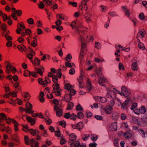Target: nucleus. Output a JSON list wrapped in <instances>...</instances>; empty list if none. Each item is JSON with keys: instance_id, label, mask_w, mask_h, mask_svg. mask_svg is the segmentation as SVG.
<instances>
[{"instance_id": "nucleus-1", "label": "nucleus", "mask_w": 147, "mask_h": 147, "mask_svg": "<svg viewBox=\"0 0 147 147\" xmlns=\"http://www.w3.org/2000/svg\"><path fill=\"white\" fill-rule=\"evenodd\" d=\"M93 40L92 37H80V40L81 43L82 47L79 58L81 61L83 60L84 56L83 53L84 52V50L85 49L87 42H89V40L92 41Z\"/></svg>"}, {"instance_id": "nucleus-2", "label": "nucleus", "mask_w": 147, "mask_h": 147, "mask_svg": "<svg viewBox=\"0 0 147 147\" xmlns=\"http://www.w3.org/2000/svg\"><path fill=\"white\" fill-rule=\"evenodd\" d=\"M69 141L68 143L70 145V147H86V144H80V142L78 141H76L73 142H71L74 141L76 139V136L75 134L72 133L69 135Z\"/></svg>"}, {"instance_id": "nucleus-3", "label": "nucleus", "mask_w": 147, "mask_h": 147, "mask_svg": "<svg viewBox=\"0 0 147 147\" xmlns=\"http://www.w3.org/2000/svg\"><path fill=\"white\" fill-rule=\"evenodd\" d=\"M25 142L27 145H29L30 142L31 143V146L32 147H38V143L36 142L35 139L32 138L29 140L27 136H25L24 138Z\"/></svg>"}, {"instance_id": "nucleus-4", "label": "nucleus", "mask_w": 147, "mask_h": 147, "mask_svg": "<svg viewBox=\"0 0 147 147\" xmlns=\"http://www.w3.org/2000/svg\"><path fill=\"white\" fill-rule=\"evenodd\" d=\"M7 27V26L5 24H2L1 26V28L3 31L2 34V36L3 37H11L9 31L6 29Z\"/></svg>"}, {"instance_id": "nucleus-5", "label": "nucleus", "mask_w": 147, "mask_h": 147, "mask_svg": "<svg viewBox=\"0 0 147 147\" xmlns=\"http://www.w3.org/2000/svg\"><path fill=\"white\" fill-rule=\"evenodd\" d=\"M89 0H82L81 2V4L79 6L80 9L82 11V13H83L84 11L88 10V7L87 2Z\"/></svg>"}, {"instance_id": "nucleus-6", "label": "nucleus", "mask_w": 147, "mask_h": 147, "mask_svg": "<svg viewBox=\"0 0 147 147\" xmlns=\"http://www.w3.org/2000/svg\"><path fill=\"white\" fill-rule=\"evenodd\" d=\"M121 93L122 94H120L121 96H123L125 97H127L131 94V93L129 90L125 86H123L121 87Z\"/></svg>"}, {"instance_id": "nucleus-7", "label": "nucleus", "mask_w": 147, "mask_h": 147, "mask_svg": "<svg viewBox=\"0 0 147 147\" xmlns=\"http://www.w3.org/2000/svg\"><path fill=\"white\" fill-rule=\"evenodd\" d=\"M38 82L40 84L46 86L47 85L48 83H50V81L49 78L47 77H45L44 80H43L41 78L38 79Z\"/></svg>"}, {"instance_id": "nucleus-8", "label": "nucleus", "mask_w": 147, "mask_h": 147, "mask_svg": "<svg viewBox=\"0 0 147 147\" xmlns=\"http://www.w3.org/2000/svg\"><path fill=\"white\" fill-rule=\"evenodd\" d=\"M107 91V96L110 99L115 100L116 99V95L113 93L112 91L107 88H106Z\"/></svg>"}, {"instance_id": "nucleus-9", "label": "nucleus", "mask_w": 147, "mask_h": 147, "mask_svg": "<svg viewBox=\"0 0 147 147\" xmlns=\"http://www.w3.org/2000/svg\"><path fill=\"white\" fill-rule=\"evenodd\" d=\"M17 27L18 28L16 30V33L18 34H20L21 33V32L24 31L26 28L24 24H22L19 23L18 24Z\"/></svg>"}, {"instance_id": "nucleus-10", "label": "nucleus", "mask_w": 147, "mask_h": 147, "mask_svg": "<svg viewBox=\"0 0 147 147\" xmlns=\"http://www.w3.org/2000/svg\"><path fill=\"white\" fill-rule=\"evenodd\" d=\"M22 129L25 131H29L30 133L33 136L37 135V132L36 131L32 129H29L28 127L26 125H25L23 126Z\"/></svg>"}, {"instance_id": "nucleus-11", "label": "nucleus", "mask_w": 147, "mask_h": 147, "mask_svg": "<svg viewBox=\"0 0 147 147\" xmlns=\"http://www.w3.org/2000/svg\"><path fill=\"white\" fill-rule=\"evenodd\" d=\"M92 14L90 12H86L84 14V16L86 19V21L87 22H90L91 20V17Z\"/></svg>"}, {"instance_id": "nucleus-12", "label": "nucleus", "mask_w": 147, "mask_h": 147, "mask_svg": "<svg viewBox=\"0 0 147 147\" xmlns=\"http://www.w3.org/2000/svg\"><path fill=\"white\" fill-rule=\"evenodd\" d=\"M26 112L29 113H32L34 111H32V104L29 102H27L26 104Z\"/></svg>"}, {"instance_id": "nucleus-13", "label": "nucleus", "mask_w": 147, "mask_h": 147, "mask_svg": "<svg viewBox=\"0 0 147 147\" xmlns=\"http://www.w3.org/2000/svg\"><path fill=\"white\" fill-rule=\"evenodd\" d=\"M136 61V60L134 59H133L131 60L132 63L131 65V67L132 69L134 71H137L138 70V64L136 61L134 62L133 61Z\"/></svg>"}, {"instance_id": "nucleus-14", "label": "nucleus", "mask_w": 147, "mask_h": 147, "mask_svg": "<svg viewBox=\"0 0 147 147\" xmlns=\"http://www.w3.org/2000/svg\"><path fill=\"white\" fill-rule=\"evenodd\" d=\"M54 109L55 111L56 112V115L57 116L60 117L61 116L62 111L57 106L55 105L54 106Z\"/></svg>"}, {"instance_id": "nucleus-15", "label": "nucleus", "mask_w": 147, "mask_h": 147, "mask_svg": "<svg viewBox=\"0 0 147 147\" xmlns=\"http://www.w3.org/2000/svg\"><path fill=\"white\" fill-rule=\"evenodd\" d=\"M132 136L131 131L129 130L125 132L123 135L124 137L126 139H129L131 138Z\"/></svg>"}, {"instance_id": "nucleus-16", "label": "nucleus", "mask_w": 147, "mask_h": 147, "mask_svg": "<svg viewBox=\"0 0 147 147\" xmlns=\"http://www.w3.org/2000/svg\"><path fill=\"white\" fill-rule=\"evenodd\" d=\"M94 98L96 101H99L103 103H105L107 102L106 98L104 97L96 96L94 97Z\"/></svg>"}, {"instance_id": "nucleus-17", "label": "nucleus", "mask_w": 147, "mask_h": 147, "mask_svg": "<svg viewBox=\"0 0 147 147\" xmlns=\"http://www.w3.org/2000/svg\"><path fill=\"white\" fill-rule=\"evenodd\" d=\"M146 121L145 118H142L138 122V125L143 127H145L147 125Z\"/></svg>"}, {"instance_id": "nucleus-18", "label": "nucleus", "mask_w": 147, "mask_h": 147, "mask_svg": "<svg viewBox=\"0 0 147 147\" xmlns=\"http://www.w3.org/2000/svg\"><path fill=\"white\" fill-rule=\"evenodd\" d=\"M112 109V107L108 105L105 107V111L107 113L110 114L111 113Z\"/></svg>"}, {"instance_id": "nucleus-19", "label": "nucleus", "mask_w": 147, "mask_h": 147, "mask_svg": "<svg viewBox=\"0 0 147 147\" xmlns=\"http://www.w3.org/2000/svg\"><path fill=\"white\" fill-rule=\"evenodd\" d=\"M111 129L112 131H116L117 128V125L116 122H114L111 123L110 126Z\"/></svg>"}, {"instance_id": "nucleus-20", "label": "nucleus", "mask_w": 147, "mask_h": 147, "mask_svg": "<svg viewBox=\"0 0 147 147\" xmlns=\"http://www.w3.org/2000/svg\"><path fill=\"white\" fill-rule=\"evenodd\" d=\"M31 33V31L29 29H25V32H22V36H25L26 35L28 36H30Z\"/></svg>"}, {"instance_id": "nucleus-21", "label": "nucleus", "mask_w": 147, "mask_h": 147, "mask_svg": "<svg viewBox=\"0 0 147 147\" xmlns=\"http://www.w3.org/2000/svg\"><path fill=\"white\" fill-rule=\"evenodd\" d=\"M86 30L85 28L83 27L82 25H80L76 28V30L80 32L84 33L83 31H85Z\"/></svg>"}, {"instance_id": "nucleus-22", "label": "nucleus", "mask_w": 147, "mask_h": 147, "mask_svg": "<svg viewBox=\"0 0 147 147\" xmlns=\"http://www.w3.org/2000/svg\"><path fill=\"white\" fill-rule=\"evenodd\" d=\"M122 8L125 12L126 16L128 17L129 16L130 14V11L127 9V7L126 6H123Z\"/></svg>"}, {"instance_id": "nucleus-23", "label": "nucleus", "mask_w": 147, "mask_h": 147, "mask_svg": "<svg viewBox=\"0 0 147 147\" xmlns=\"http://www.w3.org/2000/svg\"><path fill=\"white\" fill-rule=\"evenodd\" d=\"M129 100L127 99L125 100L124 103L121 105V107L123 109H127V105L128 104Z\"/></svg>"}, {"instance_id": "nucleus-24", "label": "nucleus", "mask_w": 147, "mask_h": 147, "mask_svg": "<svg viewBox=\"0 0 147 147\" xmlns=\"http://www.w3.org/2000/svg\"><path fill=\"white\" fill-rule=\"evenodd\" d=\"M56 17L57 19L59 18V19H60L61 20H65L66 18V17L63 14H57L56 15Z\"/></svg>"}, {"instance_id": "nucleus-25", "label": "nucleus", "mask_w": 147, "mask_h": 147, "mask_svg": "<svg viewBox=\"0 0 147 147\" xmlns=\"http://www.w3.org/2000/svg\"><path fill=\"white\" fill-rule=\"evenodd\" d=\"M6 39L8 41L6 43V46L7 47H11L12 45V42H11L12 38L11 37H6Z\"/></svg>"}, {"instance_id": "nucleus-26", "label": "nucleus", "mask_w": 147, "mask_h": 147, "mask_svg": "<svg viewBox=\"0 0 147 147\" xmlns=\"http://www.w3.org/2000/svg\"><path fill=\"white\" fill-rule=\"evenodd\" d=\"M139 132L143 137H147V132L144 131L142 129L139 130Z\"/></svg>"}, {"instance_id": "nucleus-27", "label": "nucleus", "mask_w": 147, "mask_h": 147, "mask_svg": "<svg viewBox=\"0 0 147 147\" xmlns=\"http://www.w3.org/2000/svg\"><path fill=\"white\" fill-rule=\"evenodd\" d=\"M105 79L104 78H99L98 79L99 84L103 86H105V85L103 84V83L105 82Z\"/></svg>"}, {"instance_id": "nucleus-28", "label": "nucleus", "mask_w": 147, "mask_h": 147, "mask_svg": "<svg viewBox=\"0 0 147 147\" xmlns=\"http://www.w3.org/2000/svg\"><path fill=\"white\" fill-rule=\"evenodd\" d=\"M87 88L88 90L89 91H91L92 88V86L90 81L89 80H88Z\"/></svg>"}, {"instance_id": "nucleus-29", "label": "nucleus", "mask_w": 147, "mask_h": 147, "mask_svg": "<svg viewBox=\"0 0 147 147\" xmlns=\"http://www.w3.org/2000/svg\"><path fill=\"white\" fill-rule=\"evenodd\" d=\"M26 119L28 122L30 123L32 125H33L34 124L35 122V121L34 119H33L31 117H27Z\"/></svg>"}, {"instance_id": "nucleus-30", "label": "nucleus", "mask_w": 147, "mask_h": 147, "mask_svg": "<svg viewBox=\"0 0 147 147\" xmlns=\"http://www.w3.org/2000/svg\"><path fill=\"white\" fill-rule=\"evenodd\" d=\"M17 47L19 51L21 52H22L23 51H26L25 47L22 45H19Z\"/></svg>"}, {"instance_id": "nucleus-31", "label": "nucleus", "mask_w": 147, "mask_h": 147, "mask_svg": "<svg viewBox=\"0 0 147 147\" xmlns=\"http://www.w3.org/2000/svg\"><path fill=\"white\" fill-rule=\"evenodd\" d=\"M1 16L3 19V20L4 21H5L7 20V15L5 13H3V12L1 11Z\"/></svg>"}, {"instance_id": "nucleus-32", "label": "nucleus", "mask_w": 147, "mask_h": 147, "mask_svg": "<svg viewBox=\"0 0 147 147\" xmlns=\"http://www.w3.org/2000/svg\"><path fill=\"white\" fill-rule=\"evenodd\" d=\"M78 129L79 130H81L83 127L84 125L81 122H79L77 124Z\"/></svg>"}, {"instance_id": "nucleus-33", "label": "nucleus", "mask_w": 147, "mask_h": 147, "mask_svg": "<svg viewBox=\"0 0 147 147\" xmlns=\"http://www.w3.org/2000/svg\"><path fill=\"white\" fill-rule=\"evenodd\" d=\"M72 98V97L70 95L68 94L67 95H66L65 96V100L67 102H68L70 101Z\"/></svg>"}, {"instance_id": "nucleus-34", "label": "nucleus", "mask_w": 147, "mask_h": 147, "mask_svg": "<svg viewBox=\"0 0 147 147\" xmlns=\"http://www.w3.org/2000/svg\"><path fill=\"white\" fill-rule=\"evenodd\" d=\"M146 33V32L143 29H142L139 31L138 34V36H141L142 37H143L145 36Z\"/></svg>"}, {"instance_id": "nucleus-35", "label": "nucleus", "mask_w": 147, "mask_h": 147, "mask_svg": "<svg viewBox=\"0 0 147 147\" xmlns=\"http://www.w3.org/2000/svg\"><path fill=\"white\" fill-rule=\"evenodd\" d=\"M7 119L6 115L3 113H1V123H2V120H4Z\"/></svg>"}, {"instance_id": "nucleus-36", "label": "nucleus", "mask_w": 147, "mask_h": 147, "mask_svg": "<svg viewBox=\"0 0 147 147\" xmlns=\"http://www.w3.org/2000/svg\"><path fill=\"white\" fill-rule=\"evenodd\" d=\"M139 109L140 113L141 114H144L146 112V109L143 106H142L140 107Z\"/></svg>"}, {"instance_id": "nucleus-37", "label": "nucleus", "mask_w": 147, "mask_h": 147, "mask_svg": "<svg viewBox=\"0 0 147 147\" xmlns=\"http://www.w3.org/2000/svg\"><path fill=\"white\" fill-rule=\"evenodd\" d=\"M74 106V104L71 102H68L67 105V110H70Z\"/></svg>"}, {"instance_id": "nucleus-38", "label": "nucleus", "mask_w": 147, "mask_h": 147, "mask_svg": "<svg viewBox=\"0 0 147 147\" xmlns=\"http://www.w3.org/2000/svg\"><path fill=\"white\" fill-rule=\"evenodd\" d=\"M138 47L140 49L144 50L145 49V47L144 46L143 44V43H141L140 41L138 40Z\"/></svg>"}, {"instance_id": "nucleus-39", "label": "nucleus", "mask_w": 147, "mask_h": 147, "mask_svg": "<svg viewBox=\"0 0 147 147\" xmlns=\"http://www.w3.org/2000/svg\"><path fill=\"white\" fill-rule=\"evenodd\" d=\"M95 72L96 74L98 75V76H99L100 75L102 74V70L100 67H99L98 69L95 70Z\"/></svg>"}, {"instance_id": "nucleus-40", "label": "nucleus", "mask_w": 147, "mask_h": 147, "mask_svg": "<svg viewBox=\"0 0 147 147\" xmlns=\"http://www.w3.org/2000/svg\"><path fill=\"white\" fill-rule=\"evenodd\" d=\"M72 59V56L70 54H68L65 58V60L67 61H70Z\"/></svg>"}, {"instance_id": "nucleus-41", "label": "nucleus", "mask_w": 147, "mask_h": 147, "mask_svg": "<svg viewBox=\"0 0 147 147\" xmlns=\"http://www.w3.org/2000/svg\"><path fill=\"white\" fill-rule=\"evenodd\" d=\"M90 137L89 134H84L82 135V139L84 141L88 140Z\"/></svg>"}, {"instance_id": "nucleus-42", "label": "nucleus", "mask_w": 147, "mask_h": 147, "mask_svg": "<svg viewBox=\"0 0 147 147\" xmlns=\"http://www.w3.org/2000/svg\"><path fill=\"white\" fill-rule=\"evenodd\" d=\"M27 22L30 25H33L34 24V20L33 19L31 18L28 19L27 20Z\"/></svg>"}, {"instance_id": "nucleus-43", "label": "nucleus", "mask_w": 147, "mask_h": 147, "mask_svg": "<svg viewBox=\"0 0 147 147\" xmlns=\"http://www.w3.org/2000/svg\"><path fill=\"white\" fill-rule=\"evenodd\" d=\"M112 92L113 93L115 94L116 93H118L120 95V94H122V93H121L120 91H118L116 88H113Z\"/></svg>"}, {"instance_id": "nucleus-44", "label": "nucleus", "mask_w": 147, "mask_h": 147, "mask_svg": "<svg viewBox=\"0 0 147 147\" xmlns=\"http://www.w3.org/2000/svg\"><path fill=\"white\" fill-rule=\"evenodd\" d=\"M78 118L81 119L83 118L84 117V115L83 114V113L81 112H80L78 113L77 115Z\"/></svg>"}, {"instance_id": "nucleus-45", "label": "nucleus", "mask_w": 147, "mask_h": 147, "mask_svg": "<svg viewBox=\"0 0 147 147\" xmlns=\"http://www.w3.org/2000/svg\"><path fill=\"white\" fill-rule=\"evenodd\" d=\"M42 69H41L39 68H36L35 69V71L37 73H39L40 75L41 76L42 75Z\"/></svg>"}, {"instance_id": "nucleus-46", "label": "nucleus", "mask_w": 147, "mask_h": 147, "mask_svg": "<svg viewBox=\"0 0 147 147\" xmlns=\"http://www.w3.org/2000/svg\"><path fill=\"white\" fill-rule=\"evenodd\" d=\"M11 95V96L12 97H14L16 96V94L15 92H10L8 94H7L6 96V97L7 98H8L9 97L10 95Z\"/></svg>"}, {"instance_id": "nucleus-47", "label": "nucleus", "mask_w": 147, "mask_h": 147, "mask_svg": "<svg viewBox=\"0 0 147 147\" xmlns=\"http://www.w3.org/2000/svg\"><path fill=\"white\" fill-rule=\"evenodd\" d=\"M31 45L32 46L34 47H35L37 46V44L36 38H35L34 40H32Z\"/></svg>"}, {"instance_id": "nucleus-48", "label": "nucleus", "mask_w": 147, "mask_h": 147, "mask_svg": "<svg viewBox=\"0 0 147 147\" xmlns=\"http://www.w3.org/2000/svg\"><path fill=\"white\" fill-rule=\"evenodd\" d=\"M106 10V7L105 6L101 5L100 6V10L103 12H105Z\"/></svg>"}, {"instance_id": "nucleus-49", "label": "nucleus", "mask_w": 147, "mask_h": 147, "mask_svg": "<svg viewBox=\"0 0 147 147\" xmlns=\"http://www.w3.org/2000/svg\"><path fill=\"white\" fill-rule=\"evenodd\" d=\"M13 13L14 14H17L18 16H20L22 14V11L21 10H19L18 11H13Z\"/></svg>"}, {"instance_id": "nucleus-50", "label": "nucleus", "mask_w": 147, "mask_h": 147, "mask_svg": "<svg viewBox=\"0 0 147 147\" xmlns=\"http://www.w3.org/2000/svg\"><path fill=\"white\" fill-rule=\"evenodd\" d=\"M69 4L71 5L73 7H77L78 4L76 2H72L71 1H69L68 2Z\"/></svg>"}, {"instance_id": "nucleus-51", "label": "nucleus", "mask_w": 147, "mask_h": 147, "mask_svg": "<svg viewBox=\"0 0 147 147\" xmlns=\"http://www.w3.org/2000/svg\"><path fill=\"white\" fill-rule=\"evenodd\" d=\"M54 87H53V90H59V84H53Z\"/></svg>"}, {"instance_id": "nucleus-52", "label": "nucleus", "mask_w": 147, "mask_h": 147, "mask_svg": "<svg viewBox=\"0 0 147 147\" xmlns=\"http://www.w3.org/2000/svg\"><path fill=\"white\" fill-rule=\"evenodd\" d=\"M69 95L71 96L74 95L76 94V91L75 90L73 89H71L69 91Z\"/></svg>"}, {"instance_id": "nucleus-53", "label": "nucleus", "mask_w": 147, "mask_h": 147, "mask_svg": "<svg viewBox=\"0 0 147 147\" xmlns=\"http://www.w3.org/2000/svg\"><path fill=\"white\" fill-rule=\"evenodd\" d=\"M71 85L68 84H66L65 85V88L66 89L69 91L71 89Z\"/></svg>"}, {"instance_id": "nucleus-54", "label": "nucleus", "mask_w": 147, "mask_h": 147, "mask_svg": "<svg viewBox=\"0 0 147 147\" xmlns=\"http://www.w3.org/2000/svg\"><path fill=\"white\" fill-rule=\"evenodd\" d=\"M45 119V122H46L47 124L49 125L51 123L52 121L50 119L48 118H45V119Z\"/></svg>"}, {"instance_id": "nucleus-55", "label": "nucleus", "mask_w": 147, "mask_h": 147, "mask_svg": "<svg viewBox=\"0 0 147 147\" xmlns=\"http://www.w3.org/2000/svg\"><path fill=\"white\" fill-rule=\"evenodd\" d=\"M59 124L63 127H65L66 124L65 122L63 121H61L59 122Z\"/></svg>"}, {"instance_id": "nucleus-56", "label": "nucleus", "mask_w": 147, "mask_h": 147, "mask_svg": "<svg viewBox=\"0 0 147 147\" xmlns=\"http://www.w3.org/2000/svg\"><path fill=\"white\" fill-rule=\"evenodd\" d=\"M27 72L28 73L29 76H30V75H31L34 77H36V74L35 72L33 71L30 72V71H27Z\"/></svg>"}, {"instance_id": "nucleus-57", "label": "nucleus", "mask_w": 147, "mask_h": 147, "mask_svg": "<svg viewBox=\"0 0 147 147\" xmlns=\"http://www.w3.org/2000/svg\"><path fill=\"white\" fill-rule=\"evenodd\" d=\"M53 81L55 83H56L58 81L57 76L55 75L53 76Z\"/></svg>"}, {"instance_id": "nucleus-58", "label": "nucleus", "mask_w": 147, "mask_h": 147, "mask_svg": "<svg viewBox=\"0 0 147 147\" xmlns=\"http://www.w3.org/2000/svg\"><path fill=\"white\" fill-rule=\"evenodd\" d=\"M144 15L143 13H141L139 15V18L141 20L144 19Z\"/></svg>"}, {"instance_id": "nucleus-59", "label": "nucleus", "mask_w": 147, "mask_h": 147, "mask_svg": "<svg viewBox=\"0 0 147 147\" xmlns=\"http://www.w3.org/2000/svg\"><path fill=\"white\" fill-rule=\"evenodd\" d=\"M97 145V144L95 142L90 143L89 145V147H96Z\"/></svg>"}, {"instance_id": "nucleus-60", "label": "nucleus", "mask_w": 147, "mask_h": 147, "mask_svg": "<svg viewBox=\"0 0 147 147\" xmlns=\"http://www.w3.org/2000/svg\"><path fill=\"white\" fill-rule=\"evenodd\" d=\"M76 109L77 111H82V108L80 104H78L76 106Z\"/></svg>"}, {"instance_id": "nucleus-61", "label": "nucleus", "mask_w": 147, "mask_h": 147, "mask_svg": "<svg viewBox=\"0 0 147 147\" xmlns=\"http://www.w3.org/2000/svg\"><path fill=\"white\" fill-rule=\"evenodd\" d=\"M77 116V115H76L74 113H73L71 114V115H70V117L71 118V119H73L74 120H75L76 119V117Z\"/></svg>"}, {"instance_id": "nucleus-62", "label": "nucleus", "mask_w": 147, "mask_h": 147, "mask_svg": "<svg viewBox=\"0 0 147 147\" xmlns=\"http://www.w3.org/2000/svg\"><path fill=\"white\" fill-rule=\"evenodd\" d=\"M120 117L121 119L122 120H124L126 119L127 116L125 114L123 113L121 114Z\"/></svg>"}, {"instance_id": "nucleus-63", "label": "nucleus", "mask_w": 147, "mask_h": 147, "mask_svg": "<svg viewBox=\"0 0 147 147\" xmlns=\"http://www.w3.org/2000/svg\"><path fill=\"white\" fill-rule=\"evenodd\" d=\"M86 116L87 117L89 118L91 117L92 115V113L90 111H87L86 113Z\"/></svg>"}, {"instance_id": "nucleus-64", "label": "nucleus", "mask_w": 147, "mask_h": 147, "mask_svg": "<svg viewBox=\"0 0 147 147\" xmlns=\"http://www.w3.org/2000/svg\"><path fill=\"white\" fill-rule=\"evenodd\" d=\"M137 106V103H134L131 105V110H133Z\"/></svg>"}]
</instances>
